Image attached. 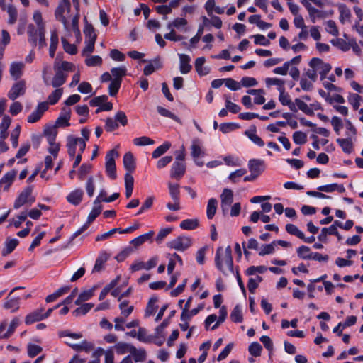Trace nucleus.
Segmentation results:
<instances>
[{"label": "nucleus", "mask_w": 363, "mask_h": 363, "mask_svg": "<svg viewBox=\"0 0 363 363\" xmlns=\"http://www.w3.org/2000/svg\"><path fill=\"white\" fill-rule=\"evenodd\" d=\"M215 265L224 275L233 273L232 249L230 245L227 246L224 251L222 247H219L216 250Z\"/></svg>", "instance_id": "f257e3e1"}, {"label": "nucleus", "mask_w": 363, "mask_h": 363, "mask_svg": "<svg viewBox=\"0 0 363 363\" xmlns=\"http://www.w3.org/2000/svg\"><path fill=\"white\" fill-rule=\"evenodd\" d=\"M45 26L35 27L33 24L28 26L27 35L28 41L33 47H38V49L46 46L45 38Z\"/></svg>", "instance_id": "f03ea898"}, {"label": "nucleus", "mask_w": 363, "mask_h": 363, "mask_svg": "<svg viewBox=\"0 0 363 363\" xmlns=\"http://www.w3.org/2000/svg\"><path fill=\"white\" fill-rule=\"evenodd\" d=\"M71 10L70 1L67 2H59L57 7L55 11V16L57 21L61 22L63 24L65 30H69V26L68 21L67 20L65 13H69Z\"/></svg>", "instance_id": "7ed1b4c3"}, {"label": "nucleus", "mask_w": 363, "mask_h": 363, "mask_svg": "<svg viewBox=\"0 0 363 363\" xmlns=\"http://www.w3.org/2000/svg\"><path fill=\"white\" fill-rule=\"evenodd\" d=\"M118 152L115 149L108 151L106 155V171L112 179L116 178L115 158L118 157Z\"/></svg>", "instance_id": "20e7f679"}, {"label": "nucleus", "mask_w": 363, "mask_h": 363, "mask_svg": "<svg viewBox=\"0 0 363 363\" xmlns=\"http://www.w3.org/2000/svg\"><path fill=\"white\" fill-rule=\"evenodd\" d=\"M309 66L311 68H316L317 72H319L321 80H323L326 77V75L332 69L329 63H325L318 57L312 58L309 62Z\"/></svg>", "instance_id": "39448f33"}, {"label": "nucleus", "mask_w": 363, "mask_h": 363, "mask_svg": "<svg viewBox=\"0 0 363 363\" xmlns=\"http://www.w3.org/2000/svg\"><path fill=\"white\" fill-rule=\"evenodd\" d=\"M191 245V240L189 237L179 236L168 242L167 246L178 251H184Z\"/></svg>", "instance_id": "423d86ee"}, {"label": "nucleus", "mask_w": 363, "mask_h": 363, "mask_svg": "<svg viewBox=\"0 0 363 363\" xmlns=\"http://www.w3.org/2000/svg\"><path fill=\"white\" fill-rule=\"evenodd\" d=\"M21 289L22 287L21 286L16 287L10 292V294L8 295L6 298V301L4 303V307L6 308L11 310L12 312H14L19 308L21 298L20 296H16L14 295V292L15 291Z\"/></svg>", "instance_id": "0eeeda50"}, {"label": "nucleus", "mask_w": 363, "mask_h": 363, "mask_svg": "<svg viewBox=\"0 0 363 363\" xmlns=\"http://www.w3.org/2000/svg\"><path fill=\"white\" fill-rule=\"evenodd\" d=\"M48 109V102H40L36 108L28 116L27 121L30 123L38 122Z\"/></svg>", "instance_id": "6e6552de"}, {"label": "nucleus", "mask_w": 363, "mask_h": 363, "mask_svg": "<svg viewBox=\"0 0 363 363\" xmlns=\"http://www.w3.org/2000/svg\"><path fill=\"white\" fill-rule=\"evenodd\" d=\"M250 173L259 176L265 169V162L261 159H251L248 162Z\"/></svg>", "instance_id": "1a4fd4ad"}, {"label": "nucleus", "mask_w": 363, "mask_h": 363, "mask_svg": "<svg viewBox=\"0 0 363 363\" xmlns=\"http://www.w3.org/2000/svg\"><path fill=\"white\" fill-rule=\"evenodd\" d=\"M186 172V166L184 162L175 161L170 171L172 178L179 180L184 175Z\"/></svg>", "instance_id": "9d476101"}, {"label": "nucleus", "mask_w": 363, "mask_h": 363, "mask_svg": "<svg viewBox=\"0 0 363 363\" xmlns=\"http://www.w3.org/2000/svg\"><path fill=\"white\" fill-rule=\"evenodd\" d=\"M221 199V208L225 213L228 211V207L233 202V191L229 189H224L223 193L220 195Z\"/></svg>", "instance_id": "9b49d317"}, {"label": "nucleus", "mask_w": 363, "mask_h": 363, "mask_svg": "<svg viewBox=\"0 0 363 363\" xmlns=\"http://www.w3.org/2000/svg\"><path fill=\"white\" fill-rule=\"evenodd\" d=\"M65 343L77 352L85 351L86 352H89L94 348V345L91 342H88L86 340H82L79 344L71 343L69 342H65Z\"/></svg>", "instance_id": "f8f14e48"}, {"label": "nucleus", "mask_w": 363, "mask_h": 363, "mask_svg": "<svg viewBox=\"0 0 363 363\" xmlns=\"http://www.w3.org/2000/svg\"><path fill=\"white\" fill-rule=\"evenodd\" d=\"M346 138H337L336 142L341 147L344 152L350 154L353 150V143L352 138H350V134L349 133H346Z\"/></svg>", "instance_id": "ddd939ff"}, {"label": "nucleus", "mask_w": 363, "mask_h": 363, "mask_svg": "<svg viewBox=\"0 0 363 363\" xmlns=\"http://www.w3.org/2000/svg\"><path fill=\"white\" fill-rule=\"evenodd\" d=\"M179 69L182 74H187L191 70L190 65L191 58L186 54H179Z\"/></svg>", "instance_id": "4468645a"}, {"label": "nucleus", "mask_w": 363, "mask_h": 363, "mask_svg": "<svg viewBox=\"0 0 363 363\" xmlns=\"http://www.w3.org/2000/svg\"><path fill=\"white\" fill-rule=\"evenodd\" d=\"M108 258H109V255L106 252H105V251L101 252L100 254L99 255L98 257L96 259L95 264L94 266L92 272L95 273V272H101L104 268V264L107 262Z\"/></svg>", "instance_id": "2eb2a0df"}, {"label": "nucleus", "mask_w": 363, "mask_h": 363, "mask_svg": "<svg viewBox=\"0 0 363 363\" xmlns=\"http://www.w3.org/2000/svg\"><path fill=\"white\" fill-rule=\"evenodd\" d=\"M43 311H44V308H38V309L35 310L34 311L28 313L26 317V320H25L26 323L28 325H30V324H33L35 322H38V321L43 320Z\"/></svg>", "instance_id": "dca6fc26"}, {"label": "nucleus", "mask_w": 363, "mask_h": 363, "mask_svg": "<svg viewBox=\"0 0 363 363\" xmlns=\"http://www.w3.org/2000/svg\"><path fill=\"white\" fill-rule=\"evenodd\" d=\"M55 75L52 80V86L57 88L65 84L67 74L62 72L61 69H56L55 66Z\"/></svg>", "instance_id": "f3484780"}, {"label": "nucleus", "mask_w": 363, "mask_h": 363, "mask_svg": "<svg viewBox=\"0 0 363 363\" xmlns=\"http://www.w3.org/2000/svg\"><path fill=\"white\" fill-rule=\"evenodd\" d=\"M84 192L81 189H77L69 193L67 196V201L74 206H78L83 198Z\"/></svg>", "instance_id": "a211bd4d"}, {"label": "nucleus", "mask_w": 363, "mask_h": 363, "mask_svg": "<svg viewBox=\"0 0 363 363\" xmlns=\"http://www.w3.org/2000/svg\"><path fill=\"white\" fill-rule=\"evenodd\" d=\"M279 101L284 106H288L289 109L293 112L297 111V108L296 107V104L294 102H291L290 99V96L285 92V89L279 92Z\"/></svg>", "instance_id": "6ab92c4d"}, {"label": "nucleus", "mask_w": 363, "mask_h": 363, "mask_svg": "<svg viewBox=\"0 0 363 363\" xmlns=\"http://www.w3.org/2000/svg\"><path fill=\"white\" fill-rule=\"evenodd\" d=\"M18 244L19 241L17 239L7 238L4 243V247L1 251V255L3 256H6L9 254L11 253Z\"/></svg>", "instance_id": "aec40b11"}, {"label": "nucleus", "mask_w": 363, "mask_h": 363, "mask_svg": "<svg viewBox=\"0 0 363 363\" xmlns=\"http://www.w3.org/2000/svg\"><path fill=\"white\" fill-rule=\"evenodd\" d=\"M129 352L132 354L135 362H143L146 359V352L143 348L137 349L132 345L129 347Z\"/></svg>", "instance_id": "412c9836"}, {"label": "nucleus", "mask_w": 363, "mask_h": 363, "mask_svg": "<svg viewBox=\"0 0 363 363\" xmlns=\"http://www.w3.org/2000/svg\"><path fill=\"white\" fill-rule=\"evenodd\" d=\"M123 165L127 172H133L135 169V163L131 152H126L123 156Z\"/></svg>", "instance_id": "4be33fe9"}, {"label": "nucleus", "mask_w": 363, "mask_h": 363, "mask_svg": "<svg viewBox=\"0 0 363 363\" xmlns=\"http://www.w3.org/2000/svg\"><path fill=\"white\" fill-rule=\"evenodd\" d=\"M96 290V286L92 287L88 290L83 291L80 293L74 303L77 306L81 305L83 302L89 300L94 295Z\"/></svg>", "instance_id": "5701e85b"}, {"label": "nucleus", "mask_w": 363, "mask_h": 363, "mask_svg": "<svg viewBox=\"0 0 363 363\" xmlns=\"http://www.w3.org/2000/svg\"><path fill=\"white\" fill-rule=\"evenodd\" d=\"M308 15L311 22L313 23H315L317 19H324L329 16L327 11L318 10L315 7H313L311 9V11L308 12Z\"/></svg>", "instance_id": "b1692460"}, {"label": "nucleus", "mask_w": 363, "mask_h": 363, "mask_svg": "<svg viewBox=\"0 0 363 363\" xmlns=\"http://www.w3.org/2000/svg\"><path fill=\"white\" fill-rule=\"evenodd\" d=\"M201 140L198 138L193 140L191 145V155L194 159H197L204 154L201 147Z\"/></svg>", "instance_id": "393cba45"}, {"label": "nucleus", "mask_w": 363, "mask_h": 363, "mask_svg": "<svg viewBox=\"0 0 363 363\" xmlns=\"http://www.w3.org/2000/svg\"><path fill=\"white\" fill-rule=\"evenodd\" d=\"M23 63L22 62H12L10 66L9 72L11 76L14 80L18 79L22 73Z\"/></svg>", "instance_id": "a878e982"}, {"label": "nucleus", "mask_w": 363, "mask_h": 363, "mask_svg": "<svg viewBox=\"0 0 363 363\" xmlns=\"http://www.w3.org/2000/svg\"><path fill=\"white\" fill-rule=\"evenodd\" d=\"M17 172L16 170H11L8 172H6L4 176L0 180V184H6V186H4V190H7L8 188L11 186L13 181L14 180L16 176Z\"/></svg>", "instance_id": "bb28decb"}, {"label": "nucleus", "mask_w": 363, "mask_h": 363, "mask_svg": "<svg viewBox=\"0 0 363 363\" xmlns=\"http://www.w3.org/2000/svg\"><path fill=\"white\" fill-rule=\"evenodd\" d=\"M218 201L215 198L208 200L206 209V216L208 219H212L217 211Z\"/></svg>", "instance_id": "cd10ccee"}, {"label": "nucleus", "mask_w": 363, "mask_h": 363, "mask_svg": "<svg viewBox=\"0 0 363 363\" xmlns=\"http://www.w3.org/2000/svg\"><path fill=\"white\" fill-rule=\"evenodd\" d=\"M59 43L58 34L56 30H53L51 32L50 36V44L49 48V55L51 57H54L56 49L57 48Z\"/></svg>", "instance_id": "c85d7f7f"}, {"label": "nucleus", "mask_w": 363, "mask_h": 363, "mask_svg": "<svg viewBox=\"0 0 363 363\" xmlns=\"http://www.w3.org/2000/svg\"><path fill=\"white\" fill-rule=\"evenodd\" d=\"M245 134L255 144L259 147H263L264 143L262 139L256 134V128H253V130H247L245 132Z\"/></svg>", "instance_id": "c756f323"}, {"label": "nucleus", "mask_w": 363, "mask_h": 363, "mask_svg": "<svg viewBox=\"0 0 363 363\" xmlns=\"http://www.w3.org/2000/svg\"><path fill=\"white\" fill-rule=\"evenodd\" d=\"M205 62L206 59L204 57H198L195 61V69L201 76L206 75L209 72L208 68L203 67Z\"/></svg>", "instance_id": "7c9ffc66"}, {"label": "nucleus", "mask_w": 363, "mask_h": 363, "mask_svg": "<svg viewBox=\"0 0 363 363\" xmlns=\"http://www.w3.org/2000/svg\"><path fill=\"white\" fill-rule=\"evenodd\" d=\"M154 235L153 231H149L148 233L141 235L131 240L130 243L135 247H138L143 244L145 241L151 239Z\"/></svg>", "instance_id": "2f4dec72"}, {"label": "nucleus", "mask_w": 363, "mask_h": 363, "mask_svg": "<svg viewBox=\"0 0 363 363\" xmlns=\"http://www.w3.org/2000/svg\"><path fill=\"white\" fill-rule=\"evenodd\" d=\"M23 91V82H18L13 84L11 90L9 91V97L14 100Z\"/></svg>", "instance_id": "473e14b6"}, {"label": "nucleus", "mask_w": 363, "mask_h": 363, "mask_svg": "<svg viewBox=\"0 0 363 363\" xmlns=\"http://www.w3.org/2000/svg\"><path fill=\"white\" fill-rule=\"evenodd\" d=\"M294 104H296L297 110L299 109L308 116L314 115V113L313 112L312 109L309 108V106L307 105L302 99H296L294 100Z\"/></svg>", "instance_id": "72a5a7b5"}, {"label": "nucleus", "mask_w": 363, "mask_h": 363, "mask_svg": "<svg viewBox=\"0 0 363 363\" xmlns=\"http://www.w3.org/2000/svg\"><path fill=\"white\" fill-rule=\"evenodd\" d=\"M126 72L127 69L123 66L113 67L111 69V76L114 77L113 79H118L120 82H122V78L126 75Z\"/></svg>", "instance_id": "f704fd0d"}, {"label": "nucleus", "mask_w": 363, "mask_h": 363, "mask_svg": "<svg viewBox=\"0 0 363 363\" xmlns=\"http://www.w3.org/2000/svg\"><path fill=\"white\" fill-rule=\"evenodd\" d=\"M67 147L68 155L69 157H74L76 153L77 147L76 137L72 135H69L67 137Z\"/></svg>", "instance_id": "c9c22d12"}, {"label": "nucleus", "mask_w": 363, "mask_h": 363, "mask_svg": "<svg viewBox=\"0 0 363 363\" xmlns=\"http://www.w3.org/2000/svg\"><path fill=\"white\" fill-rule=\"evenodd\" d=\"M265 83L268 87L271 86L272 85L277 86V89L279 92L285 89V87H284L285 82H284V80L281 79L267 78L265 79Z\"/></svg>", "instance_id": "e433bc0d"}, {"label": "nucleus", "mask_w": 363, "mask_h": 363, "mask_svg": "<svg viewBox=\"0 0 363 363\" xmlns=\"http://www.w3.org/2000/svg\"><path fill=\"white\" fill-rule=\"evenodd\" d=\"M102 206L101 204H94V207L89 213L86 223L90 225L101 213Z\"/></svg>", "instance_id": "4c0bfd02"}, {"label": "nucleus", "mask_w": 363, "mask_h": 363, "mask_svg": "<svg viewBox=\"0 0 363 363\" xmlns=\"http://www.w3.org/2000/svg\"><path fill=\"white\" fill-rule=\"evenodd\" d=\"M230 319L234 323H242L243 320L242 313L239 305L235 306L230 313Z\"/></svg>", "instance_id": "58836bf2"}, {"label": "nucleus", "mask_w": 363, "mask_h": 363, "mask_svg": "<svg viewBox=\"0 0 363 363\" xmlns=\"http://www.w3.org/2000/svg\"><path fill=\"white\" fill-rule=\"evenodd\" d=\"M199 226L198 219H186L181 222L180 228L184 230H194Z\"/></svg>", "instance_id": "ea45409f"}, {"label": "nucleus", "mask_w": 363, "mask_h": 363, "mask_svg": "<svg viewBox=\"0 0 363 363\" xmlns=\"http://www.w3.org/2000/svg\"><path fill=\"white\" fill-rule=\"evenodd\" d=\"M169 194L174 201H179L180 191L179 185L177 184H168Z\"/></svg>", "instance_id": "a19ab883"}, {"label": "nucleus", "mask_w": 363, "mask_h": 363, "mask_svg": "<svg viewBox=\"0 0 363 363\" xmlns=\"http://www.w3.org/2000/svg\"><path fill=\"white\" fill-rule=\"evenodd\" d=\"M171 147V144L169 142L164 143L162 145L157 147L152 153L153 158H158L161 155H164Z\"/></svg>", "instance_id": "79ce46f5"}, {"label": "nucleus", "mask_w": 363, "mask_h": 363, "mask_svg": "<svg viewBox=\"0 0 363 363\" xmlns=\"http://www.w3.org/2000/svg\"><path fill=\"white\" fill-rule=\"evenodd\" d=\"M187 25V21L183 18H177L173 21L169 22L167 28V29L177 28L181 29Z\"/></svg>", "instance_id": "37998d69"}, {"label": "nucleus", "mask_w": 363, "mask_h": 363, "mask_svg": "<svg viewBox=\"0 0 363 363\" xmlns=\"http://www.w3.org/2000/svg\"><path fill=\"white\" fill-rule=\"evenodd\" d=\"M43 351V347L40 345H35L33 343H28L27 345V353L28 355L33 358L36 357Z\"/></svg>", "instance_id": "c03bdc74"}, {"label": "nucleus", "mask_w": 363, "mask_h": 363, "mask_svg": "<svg viewBox=\"0 0 363 363\" xmlns=\"http://www.w3.org/2000/svg\"><path fill=\"white\" fill-rule=\"evenodd\" d=\"M84 33L86 40L96 41L97 35L95 33L94 28L91 24L86 25Z\"/></svg>", "instance_id": "a18cd8bd"}, {"label": "nucleus", "mask_w": 363, "mask_h": 363, "mask_svg": "<svg viewBox=\"0 0 363 363\" xmlns=\"http://www.w3.org/2000/svg\"><path fill=\"white\" fill-rule=\"evenodd\" d=\"M157 301V297H152L149 300L147 307H146V309H145V315L146 316L152 315L155 313V311L157 308V306L156 305Z\"/></svg>", "instance_id": "49530a36"}, {"label": "nucleus", "mask_w": 363, "mask_h": 363, "mask_svg": "<svg viewBox=\"0 0 363 363\" xmlns=\"http://www.w3.org/2000/svg\"><path fill=\"white\" fill-rule=\"evenodd\" d=\"M94 307L93 303H84L82 304L80 307L76 308L73 312V315L76 317L86 315L92 308Z\"/></svg>", "instance_id": "de8ad7c7"}, {"label": "nucleus", "mask_w": 363, "mask_h": 363, "mask_svg": "<svg viewBox=\"0 0 363 363\" xmlns=\"http://www.w3.org/2000/svg\"><path fill=\"white\" fill-rule=\"evenodd\" d=\"M312 254L308 246L302 245L297 249L298 256L303 259H311Z\"/></svg>", "instance_id": "09e8293b"}, {"label": "nucleus", "mask_w": 363, "mask_h": 363, "mask_svg": "<svg viewBox=\"0 0 363 363\" xmlns=\"http://www.w3.org/2000/svg\"><path fill=\"white\" fill-rule=\"evenodd\" d=\"M62 95V89H57L54 90L51 94L49 95L48 98V105H54L55 104L59 99L61 98Z\"/></svg>", "instance_id": "8fccbe9b"}, {"label": "nucleus", "mask_w": 363, "mask_h": 363, "mask_svg": "<svg viewBox=\"0 0 363 363\" xmlns=\"http://www.w3.org/2000/svg\"><path fill=\"white\" fill-rule=\"evenodd\" d=\"M286 230L288 233L295 235L298 238H304V233L301 231L297 226L294 224L289 223L286 225Z\"/></svg>", "instance_id": "3c124183"}, {"label": "nucleus", "mask_w": 363, "mask_h": 363, "mask_svg": "<svg viewBox=\"0 0 363 363\" xmlns=\"http://www.w3.org/2000/svg\"><path fill=\"white\" fill-rule=\"evenodd\" d=\"M128 301L125 300L123 301L119 305V308L121 311V315L124 318L129 316L133 311V306H128Z\"/></svg>", "instance_id": "603ef678"}, {"label": "nucleus", "mask_w": 363, "mask_h": 363, "mask_svg": "<svg viewBox=\"0 0 363 363\" xmlns=\"http://www.w3.org/2000/svg\"><path fill=\"white\" fill-rule=\"evenodd\" d=\"M248 350L252 356L257 357L261 355L262 347L259 342H254L250 345Z\"/></svg>", "instance_id": "864d4df0"}, {"label": "nucleus", "mask_w": 363, "mask_h": 363, "mask_svg": "<svg viewBox=\"0 0 363 363\" xmlns=\"http://www.w3.org/2000/svg\"><path fill=\"white\" fill-rule=\"evenodd\" d=\"M54 158L52 156L48 155L45 158V169L40 173V177L45 179V180H48L50 179V176L46 174V171L52 167V160Z\"/></svg>", "instance_id": "5fc2aeb1"}, {"label": "nucleus", "mask_w": 363, "mask_h": 363, "mask_svg": "<svg viewBox=\"0 0 363 363\" xmlns=\"http://www.w3.org/2000/svg\"><path fill=\"white\" fill-rule=\"evenodd\" d=\"M225 100L226 108L233 113H237L240 111V107L230 101V96L229 95H224Z\"/></svg>", "instance_id": "6e6d98bb"}, {"label": "nucleus", "mask_w": 363, "mask_h": 363, "mask_svg": "<svg viewBox=\"0 0 363 363\" xmlns=\"http://www.w3.org/2000/svg\"><path fill=\"white\" fill-rule=\"evenodd\" d=\"M55 127H48L44 130V135L46 136L48 143L55 141L57 135Z\"/></svg>", "instance_id": "4d7b16f0"}, {"label": "nucleus", "mask_w": 363, "mask_h": 363, "mask_svg": "<svg viewBox=\"0 0 363 363\" xmlns=\"http://www.w3.org/2000/svg\"><path fill=\"white\" fill-rule=\"evenodd\" d=\"M61 41H62V44L63 48H64L65 51L67 53H69V54H71V55H74V54L77 53V47L74 45L70 44L67 40V39L65 38H64V37H62Z\"/></svg>", "instance_id": "13d9d810"}, {"label": "nucleus", "mask_w": 363, "mask_h": 363, "mask_svg": "<svg viewBox=\"0 0 363 363\" xmlns=\"http://www.w3.org/2000/svg\"><path fill=\"white\" fill-rule=\"evenodd\" d=\"M154 143V140L147 136H142L133 139V144L137 146L150 145Z\"/></svg>", "instance_id": "bf43d9fd"}, {"label": "nucleus", "mask_w": 363, "mask_h": 363, "mask_svg": "<svg viewBox=\"0 0 363 363\" xmlns=\"http://www.w3.org/2000/svg\"><path fill=\"white\" fill-rule=\"evenodd\" d=\"M293 140L296 144L303 145L307 141V135L301 131H296L293 134Z\"/></svg>", "instance_id": "052dcab7"}, {"label": "nucleus", "mask_w": 363, "mask_h": 363, "mask_svg": "<svg viewBox=\"0 0 363 363\" xmlns=\"http://www.w3.org/2000/svg\"><path fill=\"white\" fill-rule=\"evenodd\" d=\"M339 11L340 13V21L342 23H344L345 19H349L350 18L351 12L350 9L344 4L339 6Z\"/></svg>", "instance_id": "680f3d73"}, {"label": "nucleus", "mask_w": 363, "mask_h": 363, "mask_svg": "<svg viewBox=\"0 0 363 363\" xmlns=\"http://www.w3.org/2000/svg\"><path fill=\"white\" fill-rule=\"evenodd\" d=\"M157 112L162 116L172 118V120L179 122V118L173 113L166 109L165 108L158 106L157 107Z\"/></svg>", "instance_id": "e2e57ef3"}, {"label": "nucleus", "mask_w": 363, "mask_h": 363, "mask_svg": "<svg viewBox=\"0 0 363 363\" xmlns=\"http://www.w3.org/2000/svg\"><path fill=\"white\" fill-rule=\"evenodd\" d=\"M203 24H204V26H207L208 24H211L216 28H220L222 27V21L218 16H212L211 20H209L206 16H204L203 17Z\"/></svg>", "instance_id": "0e129e2a"}, {"label": "nucleus", "mask_w": 363, "mask_h": 363, "mask_svg": "<svg viewBox=\"0 0 363 363\" xmlns=\"http://www.w3.org/2000/svg\"><path fill=\"white\" fill-rule=\"evenodd\" d=\"M121 82H118V79H113L111 81L108 86V94L111 96H114L118 92L121 87Z\"/></svg>", "instance_id": "69168bd1"}, {"label": "nucleus", "mask_w": 363, "mask_h": 363, "mask_svg": "<svg viewBox=\"0 0 363 363\" xmlns=\"http://www.w3.org/2000/svg\"><path fill=\"white\" fill-rule=\"evenodd\" d=\"M326 31L331 34L333 36H337L338 34H339V31H338V29H337V27L336 26V23L333 20H329L326 22Z\"/></svg>", "instance_id": "338daca9"}, {"label": "nucleus", "mask_w": 363, "mask_h": 363, "mask_svg": "<svg viewBox=\"0 0 363 363\" xmlns=\"http://www.w3.org/2000/svg\"><path fill=\"white\" fill-rule=\"evenodd\" d=\"M361 99L362 96L357 94H352L348 98L350 104L352 105L354 110L359 109Z\"/></svg>", "instance_id": "774afa93"}]
</instances>
